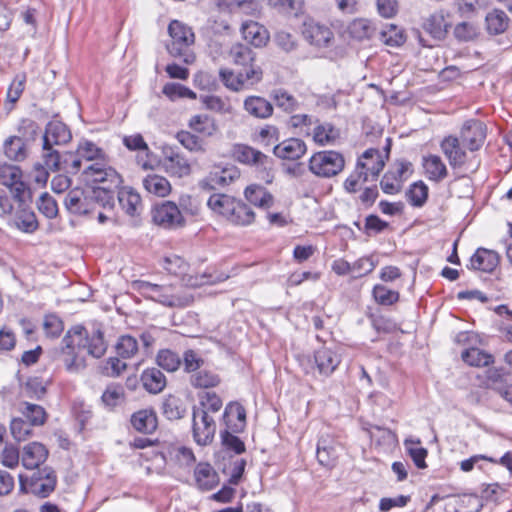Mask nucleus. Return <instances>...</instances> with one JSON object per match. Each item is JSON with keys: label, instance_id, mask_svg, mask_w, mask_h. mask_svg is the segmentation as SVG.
Listing matches in <instances>:
<instances>
[{"label": "nucleus", "instance_id": "obj_1", "mask_svg": "<svg viewBox=\"0 0 512 512\" xmlns=\"http://www.w3.org/2000/svg\"><path fill=\"white\" fill-rule=\"evenodd\" d=\"M107 350L103 332L94 329L90 334L83 326L72 327L63 338L62 361L69 372H78L85 368L83 352L94 358L102 357Z\"/></svg>", "mask_w": 512, "mask_h": 512}, {"label": "nucleus", "instance_id": "obj_2", "mask_svg": "<svg viewBox=\"0 0 512 512\" xmlns=\"http://www.w3.org/2000/svg\"><path fill=\"white\" fill-rule=\"evenodd\" d=\"M115 202L103 189H71L64 198L69 213L78 216H92L98 207L112 210Z\"/></svg>", "mask_w": 512, "mask_h": 512}, {"label": "nucleus", "instance_id": "obj_3", "mask_svg": "<svg viewBox=\"0 0 512 512\" xmlns=\"http://www.w3.org/2000/svg\"><path fill=\"white\" fill-rule=\"evenodd\" d=\"M138 291L143 297L167 307H185L192 301L189 295L181 293L179 289L172 285H158L140 281Z\"/></svg>", "mask_w": 512, "mask_h": 512}, {"label": "nucleus", "instance_id": "obj_4", "mask_svg": "<svg viewBox=\"0 0 512 512\" xmlns=\"http://www.w3.org/2000/svg\"><path fill=\"white\" fill-rule=\"evenodd\" d=\"M341 355L328 347H321L315 350L312 356H303L300 364L306 374H315L318 372L320 376L329 377L340 365Z\"/></svg>", "mask_w": 512, "mask_h": 512}, {"label": "nucleus", "instance_id": "obj_5", "mask_svg": "<svg viewBox=\"0 0 512 512\" xmlns=\"http://www.w3.org/2000/svg\"><path fill=\"white\" fill-rule=\"evenodd\" d=\"M263 71L260 66L254 62L243 67L242 70L234 72L229 68L219 70V78L226 88L231 91L239 92L249 89L262 80Z\"/></svg>", "mask_w": 512, "mask_h": 512}, {"label": "nucleus", "instance_id": "obj_6", "mask_svg": "<svg viewBox=\"0 0 512 512\" xmlns=\"http://www.w3.org/2000/svg\"><path fill=\"white\" fill-rule=\"evenodd\" d=\"M57 477L51 467L44 466L30 476L19 475L20 490L39 497L49 496L55 489Z\"/></svg>", "mask_w": 512, "mask_h": 512}, {"label": "nucleus", "instance_id": "obj_7", "mask_svg": "<svg viewBox=\"0 0 512 512\" xmlns=\"http://www.w3.org/2000/svg\"><path fill=\"white\" fill-rule=\"evenodd\" d=\"M84 179L93 184H99L92 189H103L114 200V194L122 183L121 176L112 167L94 163L83 169Z\"/></svg>", "mask_w": 512, "mask_h": 512}, {"label": "nucleus", "instance_id": "obj_8", "mask_svg": "<svg viewBox=\"0 0 512 512\" xmlns=\"http://www.w3.org/2000/svg\"><path fill=\"white\" fill-rule=\"evenodd\" d=\"M345 166L341 153L336 151H321L314 154L309 161L310 171L320 177L330 178L339 174Z\"/></svg>", "mask_w": 512, "mask_h": 512}, {"label": "nucleus", "instance_id": "obj_9", "mask_svg": "<svg viewBox=\"0 0 512 512\" xmlns=\"http://www.w3.org/2000/svg\"><path fill=\"white\" fill-rule=\"evenodd\" d=\"M0 183L9 190L14 201L31 199L30 189L22 180V171L18 166L0 164Z\"/></svg>", "mask_w": 512, "mask_h": 512}, {"label": "nucleus", "instance_id": "obj_10", "mask_svg": "<svg viewBox=\"0 0 512 512\" xmlns=\"http://www.w3.org/2000/svg\"><path fill=\"white\" fill-rule=\"evenodd\" d=\"M168 33L171 37V43L167 45V50L174 57H181L185 50L194 43L195 36L190 27L178 20H172L168 26Z\"/></svg>", "mask_w": 512, "mask_h": 512}, {"label": "nucleus", "instance_id": "obj_11", "mask_svg": "<svg viewBox=\"0 0 512 512\" xmlns=\"http://www.w3.org/2000/svg\"><path fill=\"white\" fill-rule=\"evenodd\" d=\"M192 432L195 442L200 446L210 444L215 436L216 423L204 410H194L192 415Z\"/></svg>", "mask_w": 512, "mask_h": 512}, {"label": "nucleus", "instance_id": "obj_12", "mask_svg": "<svg viewBox=\"0 0 512 512\" xmlns=\"http://www.w3.org/2000/svg\"><path fill=\"white\" fill-rule=\"evenodd\" d=\"M302 35L306 41L316 47H327L334 36L327 24L313 18H308L303 22Z\"/></svg>", "mask_w": 512, "mask_h": 512}, {"label": "nucleus", "instance_id": "obj_13", "mask_svg": "<svg viewBox=\"0 0 512 512\" xmlns=\"http://www.w3.org/2000/svg\"><path fill=\"white\" fill-rule=\"evenodd\" d=\"M162 167L171 177L183 178L191 173V165L188 159L172 147L163 151Z\"/></svg>", "mask_w": 512, "mask_h": 512}, {"label": "nucleus", "instance_id": "obj_14", "mask_svg": "<svg viewBox=\"0 0 512 512\" xmlns=\"http://www.w3.org/2000/svg\"><path fill=\"white\" fill-rule=\"evenodd\" d=\"M153 221L155 224L164 228L180 227L184 223V219L178 206L171 201H166L155 207L153 211Z\"/></svg>", "mask_w": 512, "mask_h": 512}, {"label": "nucleus", "instance_id": "obj_15", "mask_svg": "<svg viewBox=\"0 0 512 512\" xmlns=\"http://www.w3.org/2000/svg\"><path fill=\"white\" fill-rule=\"evenodd\" d=\"M410 163L405 161L397 162L392 170L387 171L380 181L384 193L394 195L400 192L403 182L407 179V172Z\"/></svg>", "mask_w": 512, "mask_h": 512}, {"label": "nucleus", "instance_id": "obj_16", "mask_svg": "<svg viewBox=\"0 0 512 512\" xmlns=\"http://www.w3.org/2000/svg\"><path fill=\"white\" fill-rule=\"evenodd\" d=\"M461 138L469 150H478L486 138V126L479 120H468L462 127Z\"/></svg>", "mask_w": 512, "mask_h": 512}, {"label": "nucleus", "instance_id": "obj_17", "mask_svg": "<svg viewBox=\"0 0 512 512\" xmlns=\"http://www.w3.org/2000/svg\"><path fill=\"white\" fill-rule=\"evenodd\" d=\"M385 166V159L378 149H367L359 158L356 167L367 172L371 180H376Z\"/></svg>", "mask_w": 512, "mask_h": 512}, {"label": "nucleus", "instance_id": "obj_18", "mask_svg": "<svg viewBox=\"0 0 512 512\" xmlns=\"http://www.w3.org/2000/svg\"><path fill=\"white\" fill-rule=\"evenodd\" d=\"M27 201H16L17 210L13 216H10V223L22 232L33 233L38 228V221L35 213L26 205Z\"/></svg>", "mask_w": 512, "mask_h": 512}, {"label": "nucleus", "instance_id": "obj_19", "mask_svg": "<svg viewBox=\"0 0 512 512\" xmlns=\"http://www.w3.org/2000/svg\"><path fill=\"white\" fill-rule=\"evenodd\" d=\"M72 138L69 128L60 121H50L43 135V149H50L54 145H64Z\"/></svg>", "mask_w": 512, "mask_h": 512}, {"label": "nucleus", "instance_id": "obj_20", "mask_svg": "<svg viewBox=\"0 0 512 512\" xmlns=\"http://www.w3.org/2000/svg\"><path fill=\"white\" fill-rule=\"evenodd\" d=\"M48 457L47 448L39 442H31L23 447L21 454L22 465L29 470L41 469L40 466Z\"/></svg>", "mask_w": 512, "mask_h": 512}, {"label": "nucleus", "instance_id": "obj_21", "mask_svg": "<svg viewBox=\"0 0 512 512\" xmlns=\"http://www.w3.org/2000/svg\"><path fill=\"white\" fill-rule=\"evenodd\" d=\"M196 486L201 491H210L220 482L219 475L209 463H198L194 470Z\"/></svg>", "mask_w": 512, "mask_h": 512}, {"label": "nucleus", "instance_id": "obj_22", "mask_svg": "<svg viewBox=\"0 0 512 512\" xmlns=\"http://www.w3.org/2000/svg\"><path fill=\"white\" fill-rule=\"evenodd\" d=\"M440 148L452 168L461 167L466 159V152L461 148L458 138L454 136L445 137Z\"/></svg>", "mask_w": 512, "mask_h": 512}, {"label": "nucleus", "instance_id": "obj_23", "mask_svg": "<svg viewBox=\"0 0 512 512\" xmlns=\"http://www.w3.org/2000/svg\"><path fill=\"white\" fill-rule=\"evenodd\" d=\"M223 421L226 428L232 432H241L246 423V411L244 407L237 402L229 403L225 408Z\"/></svg>", "mask_w": 512, "mask_h": 512}, {"label": "nucleus", "instance_id": "obj_24", "mask_svg": "<svg viewBox=\"0 0 512 512\" xmlns=\"http://www.w3.org/2000/svg\"><path fill=\"white\" fill-rule=\"evenodd\" d=\"M234 158L243 164L266 167L268 157L251 146L238 144L234 147Z\"/></svg>", "mask_w": 512, "mask_h": 512}, {"label": "nucleus", "instance_id": "obj_25", "mask_svg": "<svg viewBox=\"0 0 512 512\" xmlns=\"http://www.w3.org/2000/svg\"><path fill=\"white\" fill-rule=\"evenodd\" d=\"M243 38L255 47H263L269 40L267 29L255 21H246L241 26Z\"/></svg>", "mask_w": 512, "mask_h": 512}, {"label": "nucleus", "instance_id": "obj_26", "mask_svg": "<svg viewBox=\"0 0 512 512\" xmlns=\"http://www.w3.org/2000/svg\"><path fill=\"white\" fill-rule=\"evenodd\" d=\"M273 152L279 158L296 160L305 154L306 145L298 138H290L276 145Z\"/></svg>", "mask_w": 512, "mask_h": 512}, {"label": "nucleus", "instance_id": "obj_27", "mask_svg": "<svg viewBox=\"0 0 512 512\" xmlns=\"http://www.w3.org/2000/svg\"><path fill=\"white\" fill-rule=\"evenodd\" d=\"M422 167L425 176L434 182L442 181L448 174L445 163L440 156L435 154L423 156Z\"/></svg>", "mask_w": 512, "mask_h": 512}, {"label": "nucleus", "instance_id": "obj_28", "mask_svg": "<svg viewBox=\"0 0 512 512\" xmlns=\"http://www.w3.org/2000/svg\"><path fill=\"white\" fill-rule=\"evenodd\" d=\"M423 29L434 39L443 40L448 32L450 24L445 19L442 11L429 15L423 22Z\"/></svg>", "mask_w": 512, "mask_h": 512}, {"label": "nucleus", "instance_id": "obj_29", "mask_svg": "<svg viewBox=\"0 0 512 512\" xmlns=\"http://www.w3.org/2000/svg\"><path fill=\"white\" fill-rule=\"evenodd\" d=\"M243 107L250 116L257 119H267L273 114V105L260 96H248Z\"/></svg>", "mask_w": 512, "mask_h": 512}, {"label": "nucleus", "instance_id": "obj_30", "mask_svg": "<svg viewBox=\"0 0 512 512\" xmlns=\"http://www.w3.org/2000/svg\"><path fill=\"white\" fill-rule=\"evenodd\" d=\"M132 427L140 433L151 434L157 428V416L152 409H142L132 414Z\"/></svg>", "mask_w": 512, "mask_h": 512}, {"label": "nucleus", "instance_id": "obj_31", "mask_svg": "<svg viewBox=\"0 0 512 512\" xmlns=\"http://www.w3.org/2000/svg\"><path fill=\"white\" fill-rule=\"evenodd\" d=\"M498 254L492 250L479 248L470 259V266L475 270L491 272L498 265Z\"/></svg>", "mask_w": 512, "mask_h": 512}, {"label": "nucleus", "instance_id": "obj_32", "mask_svg": "<svg viewBox=\"0 0 512 512\" xmlns=\"http://www.w3.org/2000/svg\"><path fill=\"white\" fill-rule=\"evenodd\" d=\"M118 201L124 212L131 216H138L142 210L140 195L132 189L122 188L118 191Z\"/></svg>", "mask_w": 512, "mask_h": 512}, {"label": "nucleus", "instance_id": "obj_33", "mask_svg": "<svg viewBox=\"0 0 512 512\" xmlns=\"http://www.w3.org/2000/svg\"><path fill=\"white\" fill-rule=\"evenodd\" d=\"M142 184L147 193L157 197H166L171 192L170 182L158 174L147 175L143 178Z\"/></svg>", "mask_w": 512, "mask_h": 512}, {"label": "nucleus", "instance_id": "obj_34", "mask_svg": "<svg viewBox=\"0 0 512 512\" xmlns=\"http://www.w3.org/2000/svg\"><path fill=\"white\" fill-rule=\"evenodd\" d=\"M229 211L226 219L232 224L245 226L254 221L255 214L253 210L242 201L235 199Z\"/></svg>", "mask_w": 512, "mask_h": 512}, {"label": "nucleus", "instance_id": "obj_35", "mask_svg": "<svg viewBox=\"0 0 512 512\" xmlns=\"http://www.w3.org/2000/svg\"><path fill=\"white\" fill-rule=\"evenodd\" d=\"M245 198L254 206L268 209L273 205V196L260 185H250L245 189Z\"/></svg>", "mask_w": 512, "mask_h": 512}, {"label": "nucleus", "instance_id": "obj_36", "mask_svg": "<svg viewBox=\"0 0 512 512\" xmlns=\"http://www.w3.org/2000/svg\"><path fill=\"white\" fill-rule=\"evenodd\" d=\"M141 381L144 388L153 394L161 392L166 385L164 374L156 368L146 369L142 373Z\"/></svg>", "mask_w": 512, "mask_h": 512}, {"label": "nucleus", "instance_id": "obj_37", "mask_svg": "<svg viewBox=\"0 0 512 512\" xmlns=\"http://www.w3.org/2000/svg\"><path fill=\"white\" fill-rule=\"evenodd\" d=\"M405 449L408 455L413 460L414 464L419 469L426 468L427 449L421 446V441L418 438H407L404 441Z\"/></svg>", "mask_w": 512, "mask_h": 512}, {"label": "nucleus", "instance_id": "obj_38", "mask_svg": "<svg viewBox=\"0 0 512 512\" xmlns=\"http://www.w3.org/2000/svg\"><path fill=\"white\" fill-rule=\"evenodd\" d=\"M22 416L33 426L43 425L46 420L44 408L38 404L22 402L19 404Z\"/></svg>", "mask_w": 512, "mask_h": 512}, {"label": "nucleus", "instance_id": "obj_39", "mask_svg": "<svg viewBox=\"0 0 512 512\" xmlns=\"http://www.w3.org/2000/svg\"><path fill=\"white\" fill-rule=\"evenodd\" d=\"M340 137V130L331 123H323L315 127L313 138L320 145H332Z\"/></svg>", "mask_w": 512, "mask_h": 512}, {"label": "nucleus", "instance_id": "obj_40", "mask_svg": "<svg viewBox=\"0 0 512 512\" xmlns=\"http://www.w3.org/2000/svg\"><path fill=\"white\" fill-rule=\"evenodd\" d=\"M4 153L10 160H24L27 157V149L23 139L18 136L8 138L4 143Z\"/></svg>", "mask_w": 512, "mask_h": 512}, {"label": "nucleus", "instance_id": "obj_41", "mask_svg": "<svg viewBox=\"0 0 512 512\" xmlns=\"http://www.w3.org/2000/svg\"><path fill=\"white\" fill-rule=\"evenodd\" d=\"M350 36L356 40H364L372 37L375 27L368 19H354L348 26Z\"/></svg>", "mask_w": 512, "mask_h": 512}, {"label": "nucleus", "instance_id": "obj_42", "mask_svg": "<svg viewBox=\"0 0 512 512\" xmlns=\"http://www.w3.org/2000/svg\"><path fill=\"white\" fill-rule=\"evenodd\" d=\"M231 61L241 67H246L255 61V53L248 46L237 43L229 51Z\"/></svg>", "mask_w": 512, "mask_h": 512}, {"label": "nucleus", "instance_id": "obj_43", "mask_svg": "<svg viewBox=\"0 0 512 512\" xmlns=\"http://www.w3.org/2000/svg\"><path fill=\"white\" fill-rule=\"evenodd\" d=\"M234 201L235 198L226 194H213L209 197L207 205L214 213L226 219Z\"/></svg>", "mask_w": 512, "mask_h": 512}, {"label": "nucleus", "instance_id": "obj_44", "mask_svg": "<svg viewBox=\"0 0 512 512\" xmlns=\"http://www.w3.org/2000/svg\"><path fill=\"white\" fill-rule=\"evenodd\" d=\"M485 20L488 32L490 34L498 35L506 30L509 18L505 12L501 10H494L487 14Z\"/></svg>", "mask_w": 512, "mask_h": 512}, {"label": "nucleus", "instance_id": "obj_45", "mask_svg": "<svg viewBox=\"0 0 512 512\" xmlns=\"http://www.w3.org/2000/svg\"><path fill=\"white\" fill-rule=\"evenodd\" d=\"M190 383L195 388H212L220 383V378L210 370L199 369L191 375Z\"/></svg>", "mask_w": 512, "mask_h": 512}, {"label": "nucleus", "instance_id": "obj_46", "mask_svg": "<svg viewBox=\"0 0 512 512\" xmlns=\"http://www.w3.org/2000/svg\"><path fill=\"white\" fill-rule=\"evenodd\" d=\"M462 359L470 366H487L493 362V356L478 348L466 349L462 352Z\"/></svg>", "mask_w": 512, "mask_h": 512}, {"label": "nucleus", "instance_id": "obj_47", "mask_svg": "<svg viewBox=\"0 0 512 512\" xmlns=\"http://www.w3.org/2000/svg\"><path fill=\"white\" fill-rule=\"evenodd\" d=\"M77 151L80 153V156L83 158L84 162L105 159V152L95 143L88 140L79 142Z\"/></svg>", "mask_w": 512, "mask_h": 512}, {"label": "nucleus", "instance_id": "obj_48", "mask_svg": "<svg viewBox=\"0 0 512 512\" xmlns=\"http://www.w3.org/2000/svg\"><path fill=\"white\" fill-rule=\"evenodd\" d=\"M84 160L77 151L63 153L62 170L68 174L75 175L86 167Z\"/></svg>", "mask_w": 512, "mask_h": 512}, {"label": "nucleus", "instance_id": "obj_49", "mask_svg": "<svg viewBox=\"0 0 512 512\" xmlns=\"http://www.w3.org/2000/svg\"><path fill=\"white\" fill-rule=\"evenodd\" d=\"M125 398V390L119 384L108 385L102 394V402L106 407L114 408L120 405Z\"/></svg>", "mask_w": 512, "mask_h": 512}, {"label": "nucleus", "instance_id": "obj_50", "mask_svg": "<svg viewBox=\"0 0 512 512\" xmlns=\"http://www.w3.org/2000/svg\"><path fill=\"white\" fill-rule=\"evenodd\" d=\"M371 180L367 172L355 167L354 171L346 178L344 189L347 193L355 194L362 190V186Z\"/></svg>", "mask_w": 512, "mask_h": 512}, {"label": "nucleus", "instance_id": "obj_51", "mask_svg": "<svg viewBox=\"0 0 512 512\" xmlns=\"http://www.w3.org/2000/svg\"><path fill=\"white\" fill-rule=\"evenodd\" d=\"M156 361L159 367L168 372L176 371L181 365L179 355L169 349L160 350L157 354Z\"/></svg>", "mask_w": 512, "mask_h": 512}, {"label": "nucleus", "instance_id": "obj_52", "mask_svg": "<svg viewBox=\"0 0 512 512\" xmlns=\"http://www.w3.org/2000/svg\"><path fill=\"white\" fill-rule=\"evenodd\" d=\"M199 405L194 410H204L207 414L216 413L222 408V400L215 392H204L199 396Z\"/></svg>", "mask_w": 512, "mask_h": 512}, {"label": "nucleus", "instance_id": "obj_53", "mask_svg": "<svg viewBox=\"0 0 512 512\" xmlns=\"http://www.w3.org/2000/svg\"><path fill=\"white\" fill-rule=\"evenodd\" d=\"M406 195L412 206L421 207L427 200L428 187L422 181L415 182L410 186Z\"/></svg>", "mask_w": 512, "mask_h": 512}, {"label": "nucleus", "instance_id": "obj_54", "mask_svg": "<svg viewBox=\"0 0 512 512\" xmlns=\"http://www.w3.org/2000/svg\"><path fill=\"white\" fill-rule=\"evenodd\" d=\"M380 40L391 47H397L404 43L403 31L396 25L389 24L380 32Z\"/></svg>", "mask_w": 512, "mask_h": 512}, {"label": "nucleus", "instance_id": "obj_55", "mask_svg": "<svg viewBox=\"0 0 512 512\" xmlns=\"http://www.w3.org/2000/svg\"><path fill=\"white\" fill-rule=\"evenodd\" d=\"M139 349L138 341L130 335L121 336L116 344V352L122 358L133 357Z\"/></svg>", "mask_w": 512, "mask_h": 512}, {"label": "nucleus", "instance_id": "obj_56", "mask_svg": "<svg viewBox=\"0 0 512 512\" xmlns=\"http://www.w3.org/2000/svg\"><path fill=\"white\" fill-rule=\"evenodd\" d=\"M163 414L169 420H177L184 416L185 408L179 398L169 396L163 402Z\"/></svg>", "mask_w": 512, "mask_h": 512}, {"label": "nucleus", "instance_id": "obj_57", "mask_svg": "<svg viewBox=\"0 0 512 512\" xmlns=\"http://www.w3.org/2000/svg\"><path fill=\"white\" fill-rule=\"evenodd\" d=\"M163 268L172 275L183 276L188 269V264L182 257L172 254L163 259Z\"/></svg>", "mask_w": 512, "mask_h": 512}, {"label": "nucleus", "instance_id": "obj_58", "mask_svg": "<svg viewBox=\"0 0 512 512\" xmlns=\"http://www.w3.org/2000/svg\"><path fill=\"white\" fill-rule=\"evenodd\" d=\"M32 427L33 425L24 417L14 418L10 424L11 434L19 442L26 440L31 435Z\"/></svg>", "mask_w": 512, "mask_h": 512}, {"label": "nucleus", "instance_id": "obj_59", "mask_svg": "<svg viewBox=\"0 0 512 512\" xmlns=\"http://www.w3.org/2000/svg\"><path fill=\"white\" fill-rule=\"evenodd\" d=\"M163 94L170 100L174 101L178 98H190L195 99L196 94L189 88L179 83H167L162 90Z\"/></svg>", "mask_w": 512, "mask_h": 512}, {"label": "nucleus", "instance_id": "obj_60", "mask_svg": "<svg viewBox=\"0 0 512 512\" xmlns=\"http://www.w3.org/2000/svg\"><path fill=\"white\" fill-rule=\"evenodd\" d=\"M373 296L377 303L381 305H392L399 299V293L391 290L384 285H376L373 288Z\"/></svg>", "mask_w": 512, "mask_h": 512}, {"label": "nucleus", "instance_id": "obj_61", "mask_svg": "<svg viewBox=\"0 0 512 512\" xmlns=\"http://www.w3.org/2000/svg\"><path fill=\"white\" fill-rule=\"evenodd\" d=\"M274 100L276 106L281 108L285 112L291 113L298 108L297 100L291 94L284 90H276L274 92Z\"/></svg>", "mask_w": 512, "mask_h": 512}, {"label": "nucleus", "instance_id": "obj_62", "mask_svg": "<svg viewBox=\"0 0 512 512\" xmlns=\"http://www.w3.org/2000/svg\"><path fill=\"white\" fill-rule=\"evenodd\" d=\"M190 127L204 135H212L215 131V125L211 118L206 115H196L190 120Z\"/></svg>", "mask_w": 512, "mask_h": 512}, {"label": "nucleus", "instance_id": "obj_63", "mask_svg": "<svg viewBox=\"0 0 512 512\" xmlns=\"http://www.w3.org/2000/svg\"><path fill=\"white\" fill-rule=\"evenodd\" d=\"M225 186H227L225 178L220 174V169L211 171L208 176L199 181V187L204 190H215Z\"/></svg>", "mask_w": 512, "mask_h": 512}, {"label": "nucleus", "instance_id": "obj_64", "mask_svg": "<svg viewBox=\"0 0 512 512\" xmlns=\"http://www.w3.org/2000/svg\"><path fill=\"white\" fill-rule=\"evenodd\" d=\"M39 211L47 218L53 219L58 214L56 201L47 193L41 195L37 202Z\"/></svg>", "mask_w": 512, "mask_h": 512}]
</instances>
